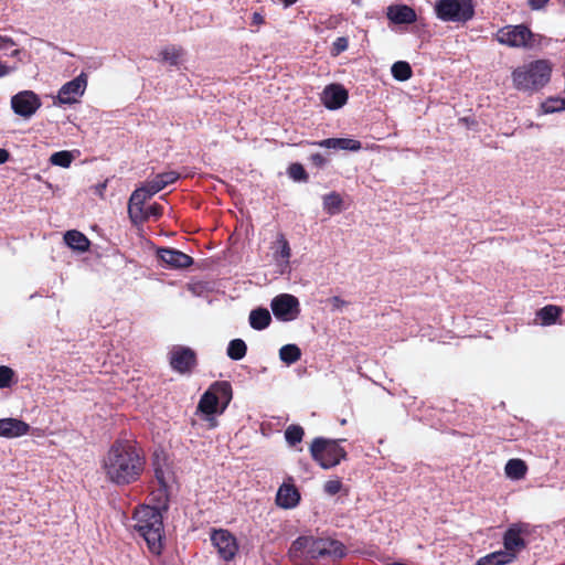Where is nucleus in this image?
Instances as JSON below:
<instances>
[{"instance_id": "30", "label": "nucleus", "mask_w": 565, "mask_h": 565, "mask_svg": "<svg viewBox=\"0 0 565 565\" xmlns=\"http://www.w3.org/2000/svg\"><path fill=\"white\" fill-rule=\"evenodd\" d=\"M323 209L330 215H334L342 210V199L337 192H331L323 196Z\"/></svg>"}, {"instance_id": "43", "label": "nucleus", "mask_w": 565, "mask_h": 565, "mask_svg": "<svg viewBox=\"0 0 565 565\" xmlns=\"http://www.w3.org/2000/svg\"><path fill=\"white\" fill-rule=\"evenodd\" d=\"M310 161L317 168H323L327 164V159L321 153H312Z\"/></svg>"}, {"instance_id": "8", "label": "nucleus", "mask_w": 565, "mask_h": 565, "mask_svg": "<svg viewBox=\"0 0 565 565\" xmlns=\"http://www.w3.org/2000/svg\"><path fill=\"white\" fill-rule=\"evenodd\" d=\"M495 40L514 49H533L536 45V35L524 24L500 28L495 33Z\"/></svg>"}, {"instance_id": "1", "label": "nucleus", "mask_w": 565, "mask_h": 565, "mask_svg": "<svg viewBox=\"0 0 565 565\" xmlns=\"http://www.w3.org/2000/svg\"><path fill=\"white\" fill-rule=\"evenodd\" d=\"M145 457L128 440L115 441L102 460V470L107 481L116 486L136 482L145 470Z\"/></svg>"}, {"instance_id": "40", "label": "nucleus", "mask_w": 565, "mask_h": 565, "mask_svg": "<svg viewBox=\"0 0 565 565\" xmlns=\"http://www.w3.org/2000/svg\"><path fill=\"white\" fill-rule=\"evenodd\" d=\"M342 487L343 484L340 479H331L323 484V490L327 494L334 495L342 490Z\"/></svg>"}, {"instance_id": "34", "label": "nucleus", "mask_w": 565, "mask_h": 565, "mask_svg": "<svg viewBox=\"0 0 565 565\" xmlns=\"http://www.w3.org/2000/svg\"><path fill=\"white\" fill-rule=\"evenodd\" d=\"M73 159H74V157H73L72 152L63 150V151L54 152L50 158V162L53 166L68 168L71 166Z\"/></svg>"}, {"instance_id": "49", "label": "nucleus", "mask_w": 565, "mask_h": 565, "mask_svg": "<svg viewBox=\"0 0 565 565\" xmlns=\"http://www.w3.org/2000/svg\"><path fill=\"white\" fill-rule=\"evenodd\" d=\"M263 21H264V19H263V17H262V14H259V13H257V12H255V13L253 14V23H255V24H262V23H263Z\"/></svg>"}, {"instance_id": "25", "label": "nucleus", "mask_w": 565, "mask_h": 565, "mask_svg": "<svg viewBox=\"0 0 565 565\" xmlns=\"http://www.w3.org/2000/svg\"><path fill=\"white\" fill-rule=\"evenodd\" d=\"M271 321L270 313L265 308H257L249 313V324L255 330L266 329Z\"/></svg>"}, {"instance_id": "45", "label": "nucleus", "mask_w": 565, "mask_h": 565, "mask_svg": "<svg viewBox=\"0 0 565 565\" xmlns=\"http://www.w3.org/2000/svg\"><path fill=\"white\" fill-rule=\"evenodd\" d=\"M154 475H156V478L159 481L160 486L166 487L167 481H166V477H164V471L161 468H156Z\"/></svg>"}, {"instance_id": "37", "label": "nucleus", "mask_w": 565, "mask_h": 565, "mask_svg": "<svg viewBox=\"0 0 565 565\" xmlns=\"http://www.w3.org/2000/svg\"><path fill=\"white\" fill-rule=\"evenodd\" d=\"M542 109L545 114L565 110V99L550 98L542 104Z\"/></svg>"}, {"instance_id": "23", "label": "nucleus", "mask_w": 565, "mask_h": 565, "mask_svg": "<svg viewBox=\"0 0 565 565\" xmlns=\"http://www.w3.org/2000/svg\"><path fill=\"white\" fill-rule=\"evenodd\" d=\"M64 241L68 247L78 252H86L89 248L88 238L76 230L67 231Z\"/></svg>"}, {"instance_id": "46", "label": "nucleus", "mask_w": 565, "mask_h": 565, "mask_svg": "<svg viewBox=\"0 0 565 565\" xmlns=\"http://www.w3.org/2000/svg\"><path fill=\"white\" fill-rule=\"evenodd\" d=\"M550 0H529V4L534 10L542 9Z\"/></svg>"}, {"instance_id": "17", "label": "nucleus", "mask_w": 565, "mask_h": 565, "mask_svg": "<svg viewBox=\"0 0 565 565\" xmlns=\"http://www.w3.org/2000/svg\"><path fill=\"white\" fill-rule=\"evenodd\" d=\"M158 257L171 268H186L193 264V258L174 248L158 249Z\"/></svg>"}, {"instance_id": "9", "label": "nucleus", "mask_w": 565, "mask_h": 565, "mask_svg": "<svg viewBox=\"0 0 565 565\" xmlns=\"http://www.w3.org/2000/svg\"><path fill=\"white\" fill-rule=\"evenodd\" d=\"M271 311L275 318L282 322L296 320L300 315V303L297 297L290 294H280L271 299Z\"/></svg>"}, {"instance_id": "21", "label": "nucleus", "mask_w": 565, "mask_h": 565, "mask_svg": "<svg viewBox=\"0 0 565 565\" xmlns=\"http://www.w3.org/2000/svg\"><path fill=\"white\" fill-rule=\"evenodd\" d=\"M387 18L396 24H409L416 21V13L407 6H391Z\"/></svg>"}, {"instance_id": "44", "label": "nucleus", "mask_w": 565, "mask_h": 565, "mask_svg": "<svg viewBox=\"0 0 565 565\" xmlns=\"http://www.w3.org/2000/svg\"><path fill=\"white\" fill-rule=\"evenodd\" d=\"M14 71H15L14 66H10V65H8V64H6V63L0 61V78L10 75Z\"/></svg>"}, {"instance_id": "41", "label": "nucleus", "mask_w": 565, "mask_h": 565, "mask_svg": "<svg viewBox=\"0 0 565 565\" xmlns=\"http://www.w3.org/2000/svg\"><path fill=\"white\" fill-rule=\"evenodd\" d=\"M143 213L147 215V221L150 217H153L154 220H157L162 215V206L159 204H152V205L148 206L147 209L143 207Z\"/></svg>"}, {"instance_id": "5", "label": "nucleus", "mask_w": 565, "mask_h": 565, "mask_svg": "<svg viewBox=\"0 0 565 565\" xmlns=\"http://www.w3.org/2000/svg\"><path fill=\"white\" fill-rule=\"evenodd\" d=\"M233 397L232 385L226 381L214 382L201 396L198 404V412L204 415L209 426L214 428L217 424L215 414H222Z\"/></svg>"}, {"instance_id": "16", "label": "nucleus", "mask_w": 565, "mask_h": 565, "mask_svg": "<svg viewBox=\"0 0 565 565\" xmlns=\"http://www.w3.org/2000/svg\"><path fill=\"white\" fill-rule=\"evenodd\" d=\"M348 98V90L340 84L327 85L321 93L322 104L331 110H335L344 106Z\"/></svg>"}, {"instance_id": "38", "label": "nucleus", "mask_w": 565, "mask_h": 565, "mask_svg": "<svg viewBox=\"0 0 565 565\" xmlns=\"http://www.w3.org/2000/svg\"><path fill=\"white\" fill-rule=\"evenodd\" d=\"M288 173L295 181H307L308 174L300 163H292L288 168Z\"/></svg>"}, {"instance_id": "42", "label": "nucleus", "mask_w": 565, "mask_h": 565, "mask_svg": "<svg viewBox=\"0 0 565 565\" xmlns=\"http://www.w3.org/2000/svg\"><path fill=\"white\" fill-rule=\"evenodd\" d=\"M348 45H349V41L347 38H338L334 42H333V52L334 54H339L343 51H345L348 49Z\"/></svg>"}, {"instance_id": "39", "label": "nucleus", "mask_w": 565, "mask_h": 565, "mask_svg": "<svg viewBox=\"0 0 565 565\" xmlns=\"http://www.w3.org/2000/svg\"><path fill=\"white\" fill-rule=\"evenodd\" d=\"M13 371L8 366H0V388H6L11 385L13 379Z\"/></svg>"}, {"instance_id": "14", "label": "nucleus", "mask_w": 565, "mask_h": 565, "mask_svg": "<svg viewBox=\"0 0 565 565\" xmlns=\"http://www.w3.org/2000/svg\"><path fill=\"white\" fill-rule=\"evenodd\" d=\"M526 525L524 524H512L503 535V546L502 550L504 553H509L511 559L514 561L518 554L526 546L524 539L522 537L523 533H526Z\"/></svg>"}, {"instance_id": "20", "label": "nucleus", "mask_w": 565, "mask_h": 565, "mask_svg": "<svg viewBox=\"0 0 565 565\" xmlns=\"http://www.w3.org/2000/svg\"><path fill=\"white\" fill-rule=\"evenodd\" d=\"M315 145L327 149L349 151H359L362 148L361 142L352 138H328L317 141Z\"/></svg>"}, {"instance_id": "18", "label": "nucleus", "mask_w": 565, "mask_h": 565, "mask_svg": "<svg viewBox=\"0 0 565 565\" xmlns=\"http://www.w3.org/2000/svg\"><path fill=\"white\" fill-rule=\"evenodd\" d=\"M30 425L19 418L8 417L0 419V437L18 438L29 434Z\"/></svg>"}, {"instance_id": "27", "label": "nucleus", "mask_w": 565, "mask_h": 565, "mask_svg": "<svg viewBox=\"0 0 565 565\" xmlns=\"http://www.w3.org/2000/svg\"><path fill=\"white\" fill-rule=\"evenodd\" d=\"M509 553H504L502 550L490 553L486 556L480 557L477 561V565H507L512 563Z\"/></svg>"}, {"instance_id": "32", "label": "nucleus", "mask_w": 565, "mask_h": 565, "mask_svg": "<svg viewBox=\"0 0 565 565\" xmlns=\"http://www.w3.org/2000/svg\"><path fill=\"white\" fill-rule=\"evenodd\" d=\"M247 352L246 343L242 339H234L228 343L227 355L235 361L242 360Z\"/></svg>"}, {"instance_id": "33", "label": "nucleus", "mask_w": 565, "mask_h": 565, "mask_svg": "<svg viewBox=\"0 0 565 565\" xmlns=\"http://www.w3.org/2000/svg\"><path fill=\"white\" fill-rule=\"evenodd\" d=\"M15 46L17 43L12 38L0 33V52H3L12 57H18L21 51L19 49H14Z\"/></svg>"}, {"instance_id": "7", "label": "nucleus", "mask_w": 565, "mask_h": 565, "mask_svg": "<svg viewBox=\"0 0 565 565\" xmlns=\"http://www.w3.org/2000/svg\"><path fill=\"white\" fill-rule=\"evenodd\" d=\"M434 10L436 17L445 22L465 23L475 14L471 0H438Z\"/></svg>"}, {"instance_id": "12", "label": "nucleus", "mask_w": 565, "mask_h": 565, "mask_svg": "<svg viewBox=\"0 0 565 565\" xmlns=\"http://www.w3.org/2000/svg\"><path fill=\"white\" fill-rule=\"evenodd\" d=\"M154 193L150 191V186L146 184L136 189L129 199L128 214L134 224H140L147 221V215L143 213V204Z\"/></svg>"}, {"instance_id": "3", "label": "nucleus", "mask_w": 565, "mask_h": 565, "mask_svg": "<svg viewBox=\"0 0 565 565\" xmlns=\"http://www.w3.org/2000/svg\"><path fill=\"white\" fill-rule=\"evenodd\" d=\"M135 530L143 537L149 551L154 554H161L163 544V518L161 512L153 507L141 505L134 513Z\"/></svg>"}, {"instance_id": "13", "label": "nucleus", "mask_w": 565, "mask_h": 565, "mask_svg": "<svg viewBox=\"0 0 565 565\" xmlns=\"http://www.w3.org/2000/svg\"><path fill=\"white\" fill-rule=\"evenodd\" d=\"M170 365L179 373H190L196 365V354L188 347L175 345L170 351Z\"/></svg>"}, {"instance_id": "35", "label": "nucleus", "mask_w": 565, "mask_h": 565, "mask_svg": "<svg viewBox=\"0 0 565 565\" xmlns=\"http://www.w3.org/2000/svg\"><path fill=\"white\" fill-rule=\"evenodd\" d=\"M303 429L298 425H290L285 431V438L290 446H295L302 440Z\"/></svg>"}, {"instance_id": "51", "label": "nucleus", "mask_w": 565, "mask_h": 565, "mask_svg": "<svg viewBox=\"0 0 565 565\" xmlns=\"http://www.w3.org/2000/svg\"><path fill=\"white\" fill-rule=\"evenodd\" d=\"M105 188H106V184H102V185L99 186V193H102V191H103Z\"/></svg>"}, {"instance_id": "52", "label": "nucleus", "mask_w": 565, "mask_h": 565, "mask_svg": "<svg viewBox=\"0 0 565 565\" xmlns=\"http://www.w3.org/2000/svg\"><path fill=\"white\" fill-rule=\"evenodd\" d=\"M561 565H565V563L561 564Z\"/></svg>"}, {"instance_id": "31", "label": "nucleus", "mask_w": 565, "mask_h": 565, "mask_svg": "<svg viewBox=\"0 0 565 565\" xmlns=\"http://www.w3.org/2000/svg\"><path fill=\"white\" fill-rule=\"evenodd\" d=\"M392 75L395 79L404 82L412 77V67L407 62L398 61L392 65Z\"/></svg>"}, {"instance_id": "10", "label": "nucleus", "mask_w": 565, "mask_h": 565, "mask_svg": "<svg viewBox=\"0 0 565 565\" xmlns=\"http://www.w3.org/2000/svg\"><path fill=\"white\" fill-rule=\"evenodd\" d=\"M213 546L220 558L225 562L233 561L238 553V542L234 534L225 529H214L210 535Z\"/></svg>"}, {"instance_id": "11", "label": "nucleus", "mask_w": 565, "mask_h": 565, "mask_svg": "<svg viewBox=\"0 0 565 565\" xmlns=\"http://www.w3.org/2000/svg\"><path fill=\"white\" fill-rule=\"evenodd\" d=\"M40 97L32 90H22L12 96V110L24 118H30L41 107Z\"/></svg>"}, {"instance_id": "48", "label": "nucleus", "mask_w": 565, "mask_h": 565, "mask_svg": "<svg viewBox=\"0 0 565 565\" xmlns=\"http://www.w3.org/2000/svg\"><path fill=\"white\" fill-rule=\"evenodd\" d=\"M9 159V152L6 149L0 148V164L7 162Z\"/></svg>"}, {"instance_id": "4", "label": "nucleus", "mask_w": 565, "mask_h": 565, "mask_svg": "<svg viewBox=\"0 0 565 565\" xmlns=\"http://www.w3.org/2000/svg\"><path fill=\"white\" fill-rule=\"evenodd\" d=\"M551 75L552 64L547 60H536L514 68L511 77L515 89L534 94L550 82Z\"/></svg>"}, {"instance_id": "36", "label": "nucleus", "mask_w": 565, "mask_h": 565, "mask_svg": "<svg viewBox=\"0 0 565 565\" xmlns=\"http://www.w3.org/2000/svg\"><path fill=\"white\" fill-rule=\"evenodd\" d=\"M182 50L177 46H168L160 53L163 61L171 65H177L182 56Z\"/></svg>"}, {"instance_id": "47", "label": "nucleus", "mask_w": 565, "mask_h": 565, "mask_svg": "<svg viewBox=\"0 0 565 565\" xmlns=\"http://www.w3.org/2000/svg\"><path fill=\"white\" fill-rule=\"evenodd\" d=\"M333 309H341L347 302L338 296H334L330 299Z\"/></svg>"}, {"instance_id": "22", "label": "nucleus", "mask_w": 565, "mask_h": 565, "mask_svg": "<svg viewBox=\"0 0 565 565\" xmlns=\"http://www.w3.org/2000/svg\"><path fill=\"white\" fill-rule=\"evenodd\" d=\"M180 178V174L175 171H167L157 174L153 179L147 181L152 193H158L169 184H172Z\"/></svg>"}, {"instance_id": "15", "label": "nucleus", "mask_w": 565, "mask_h": 565, "mask_svg": "<svg viewBox=\"0 0 565 565\" xmlns=\"http://www.w3.org/2000/svg\"><path fill=\"white\" fill-rule=\"evenodd\" d=\"M87 85V79L85 74H81L74 79L64 84L57 94V102L54 104H74L77 102V98L82 96L85 92Z\"/></svg>"}, {"instance_id": "28", "label": "nucleus", "mask_w": 565, "mask_h": 565, "mask_svg": "<svg viewBox=\"0 0 565 565\" xmlns=\"http://www.w3.org/2000/svg\"><path fill=\"white\" fill-rule=\"evenodd\" d=\"M279 358L287 365H291L300 360L301 351L296 344H286L279 349Z\"/></svg>"}, {"instance_id": "19", "label": "nucleus", "mask_w": 565, "mask_h": 565, "mask_svg": "<svg viewBox=\"0 0 565 565\" xmlns=\"http://www.w3.org/2000/svg\"><path fill=\"white\" fill-rule=\"evenodd\" d=\"M300 493L298 489L289 482H284L276 494V503L284 509H292L298 505Z\"/></svg>"}, {"instance_id": "50", "label": "nucleus", "mask_w": 565, "mask_h": 565, "mask_svg": "<svg viewBox=\"0 0 565 565\" xmlns=\"http://www.w3.org/2000/svg\"><path fill=\"white\" fill-rule=\"evenodd\" d=\"M286 6H291L296 3L298 0H281Z\"/></svg>"}, {"instance_id": "29", "label": "nucleus", "mask_w": 565, "mask_h": 565, "mask_svg": "<svg viewBox=\"0 0 565 565\" xmlns=\"http://www.w3.org/2000/svg\"><path fill=\"white\" fill-rule=\"evenodd\" d=\"M561 312L562 310L559 307L554 305H547L543 307L541 310H539L537 317L541 319L542 324L550 326L555 323Z\"/></svg>"}, {"instance_id": "6", "label": "nucleus", "mask_w": 565, "mask_h": 565, "mask_svg": "<svg viewBox=\"0 0 565 565\" xmlns=\"http://www.w3.org/2000/svg\"><path fill=\"white\" fill-rule=\"evenodd\" d=\"M310 452L312 458L323 468L335 467L347 456L345 450L340 446L339 440L318 437L313 439Z\"/></svg>"}, {"instance_id": "2", "label": "nucleus", "mask_w": 565, "mask_h": 565, "mask_svg": "<svg viewBox=\"0 0 565 565\" xmlns=\"http://www.w3.org/2000/svg\"><path fill=\"white\" fill-rule=\"evenodd\" d=\"M345 554L344 545L330 537L300 536L295 540L289 548V556L298 558H341Z\"/></svg>"}, {"instance_id": "24", "label": "nucleus", "mask_w": 565, "mask_h": 565, "mask_svg": "<svg viewBox=\"0 0 565 565\" xmlns=\"http://www.w3.org/2000/svg\"><path fill=\"white\" fill-rule=\"evenodd\" d=\"M504 472L512 480H521L527 472V466L522 459L513 458L505 463Z\"/></svg>"}, {"instance_id": "26", "label": "nucleus", "mask_w": 565, "mask_h": 565, "mask_svg": "<svg viewBox=\"0 0 565 565\" xmlns=\"http://www.w3.org/2000/svg\"><path fill=\"white\" fill-rule=\"evenodd\" d=\"M276 243L278 247L274 253V258L279 266L287 267L289 265V258L291 256L289 243L284 235H279Z\"/></svg>"}]
</instances>
